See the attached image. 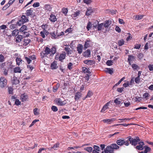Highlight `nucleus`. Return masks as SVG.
Instances as JSON below:
<instances>
[{
  "instance_id": "1",
  "label": "nucleus",
  "mask_w": 153,
  "mask_h": 153,
  "mask_svg": "<svg viewBox=\"0 0 153 153\" xmlns=\"http://www.w3.org/2000/svg\"><path fill=\"white\" fill-rule=\"evenodd\" d=\"M56 49L54 47H53L51 49L46 47L45 50L40 53V55L42 59H44V60H45V59H47V58H51V56L53 55L56 53Z\"/></svg>"
},
{
  "instance_id": "2",
  "label": "nucleus",
  "mask_w": 153,
  "mask_h": 153,
  "mask_svg": "<svg viewBox=\"0 0 153 153\" xmlns=\"http://www.w3.org/2000/svg\"><path fill=\"white\" fill-rule=\"evenodd\" d=\"M119 148L120 146L116 144H112L107 146L106 149H104V151L102 152L101 153H114V150H117Z\"/></svg>"
},
{
  "instance_id": "3",
  "label": "nucleus",
  "mask_w": 153,
  "mask_h": 153,
  "mask_svg": "<svg viewBox=\"0 0 153 153\" xmlns=\"http://www.w3.org/2000/svg\"><path fill=\"white\" fill-rule=\"evenodd\" d=\"M128 142L130 141V143L131 145L135 146L137 144V142H139L140 140L138 137H136L133 139L130 136H129L128 137Z\"/></svg>"
},
{
  "instance_id": "4",
  "label": "nucleus",
  "mask_w": 153,
  "mask_h": 153,
  "mask_svg": "<svg viewBox=\"0 0 153 153\" xmlns=\"http://www.w3.org/2000/svg\"><path fill=\"white\" fill-rule=\"evenodd\" d=\"M29 21L28 18L25 15H22L21 19L17 22L16 24L19 26H20L24 23L28 22Z\"/></svg>"
},
{
  "instance_id": "5",
  "label": "nucleus",
  "mask_w": 153,
  "mask_h": 153,
  "mask_svg": "<svg viewBox=\"0 0 153 153\" xmlns=\"http://www.w3.org/2000/svg\"><path fill=\"white\" fill-rule=\"evenodd\" d=\"M116 143L117 144V145L118 146V145L120 146H122L123 145H125L126 146H128L129 144V142L127 140L126 141H125L123 139H119L117 140Z\"/></svg>"
},
{
  "instance_id": "6",
  "label": "nucleus",
  "mask_w": 153,
  "mask_h": 153,
  "mask_svg": "<svg viewBox=\"0 0 153 153\" xmlns=\"http://www.w3.org/2000/svg\"><path fill=\"white\" fill-rule=\"evenodd\" d=\"M7 84V80L3 77H1L0 79V87L1 88L5 87Z\"/></svg>"
},
{
  "instance_id": "7",
  "label": "nucleus",
  "mask_w": 153,
  "mask_h": 153,
  "mask_svg": "<svg viewBox=\"0 0 153 153\" xmlns=\"http://www.w3.org/2000/svg\"><path fill=\"white\" fill-rule=\"evenodd\" d=\"M83 63L87 65L91 66L94 64L95 61L91 60H85L83 61Z\"/></svg>"
},
{
  "instance_id": "8",
  "label": "nucleus",
  "mask_w": 153,
  "mask_h": 153,
  "mask_svg": "<svg viewBox=\"0 0 153 153\" xmlns=\"http://www.w3.org/2000/svg\"><path fill=\"white\" fill-rule=\"evenodd\" d=\"M35 58L36 57L34 55L30 56L29 57V58L26 56L25 57V59L28 64L30 63L32 60H34Z\"/></svg>"
},
{
  "instance_id": "9",
  "label": "nucleus",
  "mask_w": 153,
  "mask_h": 153,
  "mask_svg": "<svg viewBox=\"0 0 153 153\" xmlns=\"http://www.w3.org/2000/svg\"><path fill=\"white\" fill-rule=\"evenodd\" d=\"M116 119L114 118H112L109 119H105L103 120V121L104 123H106L108 124H111L112 122L114 121Z\"/></svg>"
},
{
  "instance_id": "10",
  "label": "nucleus",
  "mask_w": 153,
  "mask_h": 153,
  "mask_svg": "<svg viewBox=\"0 0 153 153\" xmlns=\"http://www.w3.org/2000/svg\"><path fill=\"white\" fill-rule=\"evenodd\" d=\"M83 48V45L81 44L78 45L77 47V51L79 54H81Z\"/></svg>"
},
{
  "instance_id": "11",
  "label": "nucleus",
  "mask_w": 153,
  "mask_h": 153,
  "mask_svg": "<svg viewBox=\"0 0 153 153\" xmlns=\"http://www.w3.org/2000/svg\"><path fill=\"white\" fill-rule=\"evenodd\" d=\"M83 55L85 57H89L91 56V51L88 49L83 53Z\"/></svg>"
},
{
  "instance_id": "12",
  "label": "nucleus",
  "mask_w": 153,
  "mask_h": 153,
  "mask_svg": "<svg viewBox=\"0 0 153 153\" xmlns=\"http://www.w3.org/2000/svg\"><path fill=\"white\" fill-rule=\"evenodd\" d=\"M135 59V57L134 56L132 55H129L128 56V64L130 65H131V62L134 61Z\"/></svg>"
},
{
  "instance_id": "13",
  "label": "nucleus",
  "mask_w": 153,
  "mask_h": 153,
  "mask_svg": "<svg viewBox=\"0 0 153 153\" xmlns=\"http://www.w3.org/2000/svg\"><path fill=\"white\" fill-rule=\"evenodd\" d=\"M27 98V96L25 94H23L21 96L20 100L24 102L26 101Z\"/></svg>"
},
{
  "instance_id": "14",
  "label": "nucleus",
  "mask_w": 153,
  "mask_h": 153,
  "mask_svg": "<svg viewBox=\"0 0 153 153\" xmlns=\"http://www.w3.org/2000/svg\"><path fill=\"white\" fill-rule=\"evenodd\" d=\"M82 94L80 92H76L75 94L74 99L76 100H79L81 97Z\"/></svg>"
},
{
  "instance_id": "15",
  "label": "nucleus",
  "mask_w": 153,
  "mask_h": 153,
  "mask_svg": "<svg viewBox=\"0 0 153 153\" xmlns=\"http://www.w3.org/2000/svg\"><path fill=\"white\" fill-rule=\"evenodd\" d=\"M144 16L143 15H136L134 16L133 17L135 20H139L142 19Z\"/></svg>"
},
{
  "instance_id": "16",
  "label": "nucleus",
  "mask_w": 153,
  "mask_h": 153,
  "mask_svg": "<svg viewBox=\"0 0 153 153\" xmlns=\"http://www.w3.org/2000/svg\"><path fill=\"white\" fill-rule=\"evenodd\" d=\"M57 30H56V32L53 31L50 33V34L51 36V38L52 39H56L57 37Z\"/></svg>"
},
{
  "instance_id": "17",
  "label": "nucleus",
  "mask_w": 153,
  "mask_h": 153,
  "mask_svg": "<svg viewBox=\"0 0 153 153\" xmlns=\"http://www.w3.org/2000/svg\"><path fill=\"white\" fill-rule=\"evenodd\" d=\"M110 103V102H108L106 103L102 107L101 112H104L108 108V106Z\"/></svg>"
},
{
  "instance_id": "18",
  "label": "nucleus",
  "mask_w": 153,
  "mask_h": 153,
  "mask_svg": "<svg viewBox=\"0 0 153 153\" xmlns=\"http://www.w3.org/2000/svg\"><path fill=\"white\" fill-rule=\"evenodd\" d=\"M33 11L32 8H30L29 10H27L26 13V15L28 16L32 15Z\"/></svg>"
},
{
  "instance_id": "19",
  "label": "nucleus",
  "mask_w": 153,
  "mask_h": 153,
  "mask_svg": "<svg viewBox=\"0 0 153 153\" xmlns=\"http://www.w3.org/2000/svg\"><path fill=\"white\" fill-rule=\"evenodd\" d=\"M111 24V21L107 20L105 22L104 24H103V26L105 28H108Z\"/></svg>"
},
{
  "instance_id": "20",
  "label": "nucleus",
  "mask_w": 153,
  "mask_h": 153,
  "mask_svg": "<svg viewBox=\"0 0 153 153\" xmlns=\"http://www.w3.org/2000/svg\"><path fill=\"white\" fill-rule=\"evenodd\" d=\"M90 41L86 40L85 42L84 45L85 48H87L88 47L90 46Z\"/></svg>"
},
{
  "instance_id": "21",
  "label": "nucleus",
  "mask_w": 153,
  "mask_h": 153,
  "mask_svg": "<svg viewBox=\"0 0 153 153\" xmlns=\"http://www.w3.org/2000/svg\"><path fill=\"white\" fill-rule=\"evenodd\" d=\"M49 19L52 22H54L56 20V16L53 14H51V15Z\"/></svg>"
},
{
  "instance_id": "22",
  "label": "nucleus",
  "mask_w": 153,
  "mask_h": 153,
  "mask_svg": "<svg viewBox=\"0 0 153 153\" xmlns=\"http://www.w3.org/2000/svg\"><path fill=\"white\" fill-rule=\"evenodd\" d=\"M57 62L54 61L53 62L51 65V69H56L57 67Z\"/></svg>"
},
{
  "instance_id": "23",
  "label": "nucleus",
  "mask_w": 153,
  "mask_h": 153,
  "mask_svg": "<svg viewBox=\"0 0 153 153\" xmlns=\"http://www.w3.org/2000/svg\"><path fill=\"white\" fill-rule=\"evenodd\" d=\"M16 64L18 65H21L23 61L22 60V59L18 57H17L16 59Z\"/></svg>"
},
{
  "instance_id": "24",
  "label": "nucleus",
  "mask_w": 153,
  "mask_h": 153,
  "mask_svg": "<svg viewBox=\"0 0 153 153\" xmlns=\"http://www.w3.org/2000/svg\"><path fill=\"white\" fill-rule=\"evenodd\" d=\"M27 27L25 25H23L20 28L19 31L21 32H25V31L27 30Z\"/></svg>"
},
{
  "instance_id": "25",
  "label": "nucleus",
  "mask_w": 153,
  "mask_h": 153,
  "mask_svg": "<svg viewBox=\"0 0 153 153\" xmlns=\"http://www.w3.org/2000/svg\"><path fill=\"white\" fill-rule=\"evenodd\" d=\"M65 56L66 54L65 53L61 54L59 58V60L61 61H62L64 59H65Z\"/></svg>"
},
{
  "instance_id": "26",
  "label": "nucleus",
  "mask_w": 153,
  "mask_h": 153,
  "mask_svg": "<svg viewBox=\"0 0 153 153\" xmlns=\"http://www.w3.org/2000/svg\"><path fill=\"white\" fill-rule=\"evenodd\" d=\"M144 148L145 149V150L144 151V153H147L148 152H150L151 150V148L147 146H144Z\"/></svg>"
},
{
  "instance_id": "27",
  "label": "nucleus",
  "mask_w": 153,
  "mask_h": 153,
  "mask_svg": "<svg viewBox=\"0 0 153 153\" xmlns=\"http://www.w3.org/2000/svg\"><path fill=\"white\" fill-rule=\"evenodd\" d=\"M22 70L19 67H16L14 69V71L15 73H21Z\"/></svg>"
},
{
  "instance_id": "28",
  "label": "nucleus",
  "mask_w": 153,
  "mask_h": 153,
  "mask_svg": "<svg viewBox=\"0 0 153 153\" xmlns=\"http://www.w3.org/2000/svg\"><path fill=\"white\" fill-rule=\"evenodd\" d=\"M114 102L117 105H120L121 104L122 101L119 98H117L114 100Z\"/></svg>"
},
{
  "instance_id": "29",
  "label": "nucleus",
  "mask_w": 153,
  "mask_h": 153,
  "mask_svg": "<svg viewBox=\"0 0 153 153\" xmlns=\"http://www.w3.org/2000/svg\"><path fill=\"white\" fill-rule=\"evenodd\" d=\"M68 9L67 8L63 7L62 9V12L66 16L68 12Z\"/></svg>"
},
{
  "instance_id": "30",
  "label": "nucleus",
  "mask_w": 153,
  "mask_h": 153,
  "mask_svg": "<svg viewBox=\"0 0 153 153\" xmlns=\"http://www.w3.org/2000/svg\"><path fill=\"white\" fill-rule=\"evenodd\" d=\"M142 98L141 97L136 96L135 97L134 99V101L135 102L138 103L140 102L142 100Z\"/></svg>"
},
{
  "instance_id": "31",
  "label": "nucleus",
  "mask_w": 153,
  "mask_h": 153,
  "mask_svg": "<svg viewBox=\"0 0 153 153\" xmlns=\"http://www.w3.org/2000/svg\"><path fill=\"white\" fill-rule=\"evenodd\" d=\"M19 33V30L18 29H16L13 31L12 32V36H16L18 35Z\"/></svg>"
},
{
  "instance_id": "32",
  "label": "nucleus",
  "mask_w": 153,
  "mask_h": 153,
  "mask_svg": "<svg viewBox=\"0 0 153 153\" xmlns=\"http://www.w3.org/2000/svg\"><path fill=\"white\" fill-rule=\"evenodd\" d=\"M93 12V10L92 9H88L86 12L85 15L88 16H90Z\"/></svg>"
},
{
  "instance_id": "33",
  "label": "nucleus",
  "mask_w": 153,
  "mask_h": 153,
  "mask_svg": "<svg viewBox=\"0 0 153 153\" xmlns=\"http://www.w3.org/2000/svg\"><path fill=\"white\" fill-rule=\"evenodd\" d=\"M22 38L23 37L22 35H18L16 38V42H20L21 41L22 39Z\"/></svg>"
},
{
  "instance_id": "34",
  "label": "nucleus",
  "mask_w": 153,
  "mask_h": 153,
  "mask_svg": "<svg viewBox=\"0 0 153 153\" xmlns=\"http://www.w3.org/2000/svg\"><path fill=\"white\" fill-rule=\"evenodd\" d=\"M80 14V11L78 10L74 12V13L72 15V16L73 18H75L78 16Z\"/></svg>"
},
{
  "instance_id": "35",
  "label": "nucleus",
  "mask_w": 153,
  "mask_h": 153,
  "mask_svg": "<svg viewBox=\"0 0 153 153\" xmlns=\"http://www.w3.org/2000/svg\"><path fill=\"white\" fill-rule=\"evenodd\" d=\"M103 26V24L102 23L99 24L97 25V28L98 31H100L102 30Z\"/></svg>"
},
{
  "instance_id": "36",
  "label": "nucleus",
  "mask_w": 153,
  "mask_h": 153,
  "mask_svg": "<svg viewBox=\"0 0 153 153\" xmlns=\"http://www.w3.org/2000/svg\"><path fill=\"white\" fill-rule=\"evenodd\" d=\"M131 65L132 68L134 70H137V69H139L140 67L138 66L136 64H133Z\"/></svg>"
},
{
  "instance_id": "37",
  "label": "nucleus",
  "mask_w": 153,
  "mask_h": 153,
  "mask_svg": "<svg viewBox=\"0 0 153 153\" xmlns=\"http://www.w3.org/2000/svg\"><path fill=\"white\" fill-rule=\"evenodd\" d=\"M45 10L47 11H50L51 10V8L49 5H45Z\"/></svg>"
},
{
  "instance_id": "38",
  "label": "nucleus",
  "mask_w": 153,
  "mask_h": 153,
  "mask_svg": "<svg viewBox=\"0 0 153 153\" xmlns=\"http://www.w3.org/2000/svg\"><path fill=\"white\" fill-rule=\"evenodd\" d=\"M92 24L91 22L90 21L88 22L86 26V28L88 31L90 30V29L92 27Z\"/></svg>"
},
{
  "instance_id": "39",
  "label": "nucleus",
  "mask_w": 153,
  "mask_h": 153,
  "mask_svg": "<svg viewBox=\"0 0 153 153\" xmlns=\"http://www.w3.org/2000/svg\"><path fill=\"white\" fill-rule=\"evenodd\" d=\"M124 41L123 39H122L118 41V45L119 46H121L124 44Z\"/></svg>"
},
{
  "instance_id": "40",
  "label": "nucleus",
  "mask_w": 153,
  "mask_h": 153,
  "mask_svg": "<svg viewBox=\"0 0 153 153\" xmlns=\"http://www.w3.org/2000/svg\"><path fill=\"white\" fill-rule=\"evenodd\" d=\"M84 150L88 151L89 152H91L93 150V148L92 147H89L85 148H84Z\"/></svg>"
},
{
  "instance_id": "41",
  "label": "nucleus",
  "mask_w": 153,
  "mask_h": 153,
  "mask_svg": "<svg viewBox=\"0 0 153 153\" xmlns=\"http://www.w3.org/2000/svg\"><path fill=\"white\" fill-rule=\"evenodd\" d=\"M8 93L9 94H12L13 93V88L11 87H9L8 88Z\"/></svg>"
},
{
  "instance_id": "42",
  "label": "nucleus",
  "mask_w": 153,
  "mask_h": 153,
  "mask_svg": "<svg viewBox=\"0 0 153 153\" xmlns=\"http://www.w3.org/2000/svg\"><path fill=\"white\" fill-rule=\"evenodd\" d=\"M149 96V94L148 93H145L143 95V97L144 98L146 99V100L148 99V97Z\"/></svg>"
},
{
  "instance_id": "43",
  "label": "nucleus",
  "mask_w": 153,
  "mask_h": 153,
  "mask_svg": "<svg viewBox=\"0 0 153 153\" xmlns=\"http://www.w3.org/2000/svg\"><path fill=\"white\" fill-rule=\"evenodd\" d=\"M19 83V80L16 78L14 79L12 81V84L13 85H16L18 84Z\"/></svg>"
},
{
  "instance_id": "44",
  "label": "nucleus",
  "mask_w": 153,
  "mask_h": 153,
  "mask_svg": "<svg viewBox=\"0 0 153 153\" xmlns=\"http://www.w3.org/2000/svg\"><path fill=\"white\" fill-rule=\"evenodd\" d=\"M31 40L29 39H25L24 41V44L25 45H27L30 42Z\"/></svg>"
},
{
  "instance_id": "45",
  "label": "nucleus",
  "mask_w": 153,
  "mask_h": 153,
  "mask_svg": "<svg viewBox=\"0 0 153 153\" xmlns=\"http://www.w3.org/2000/svg\"><path fill=\"white\" fill-rule=\"evenodd\" d=\"M113 62L112 60H108L106 62V65L108 66H111L113 65Z\"/></svg>"
},
{
  "instance_id": "46",
  "label": "nucleus",
  "mask_w": 153,
  "mask_h": 153,
  "mask_svg": "<svg viewBox=\"0 0 153 153\" xmlns=\"http://www.w3.org/2000/svg\"><path fill=\"white\" fill-rule=\"evenodd\" d=\"M92 95V93L90 91H89L88 92L87 95L85 97V99L87 97H90Z\"/></svg>"
},
{
  "instance_id": "47",
  "label": "nucleus",
  "mask_w": 153,
  "mask_h": 153,
  "mask_svg": "<svg viewBox=\"0 0 153 153\" xmlns=\"http://www.w3.org/2000/svg\"><path fill=\"white\" fill-rule=\"evenodd\" d=\"M33 112L34 114L36 116H38L39 115V111L38 109L36 108H35L33 110Z\"/></svg>"
},
{
  "instance_id": "48",
  "label": "nucleus",
  "mask_w": 153,
  "mask_h": 153,
  "mask_svg": "<svg viewBox=\"0 0 153 153\" xmlns=\"http://www.w3.org/2000/svg\"><path fill=\"white\" fill-rule=\"evenodd\" d=\"M47 32H46L45 31H41L40 33V36L43 38H45V35L46 34V33H47Z\"/></svg>"
},
{
  "instance_id": "49",
  "label": "nucleus",
  "mask_w": 153,
  "mask_h": 153,
  "mask_svg": "<svg viewBox=\"0 0 153 153\" xmlns=\"http://www.w3.org/2000/svg\"><path fill=\"white\" fill-rule=\"evenodd\" d=\"M125 79V77L124 76L118 82L116 83L115 85H114V86H117L118 85H119L121 82L124 79Z\"/></svg>"
},
{
  "instance_id": "50",
  "label": "nucleus",
  "mask_w": 153,
  "mask_h": 153,
  "mask_svg": "<svg viewBox=\"0 0 153 153\" xmlns=\"http://www.w3.org/2000/svg\"><path fill=\"white\" fill-rule=\"evenodd\" d=\"M65 104L66 103L64 102L60 101L59 99H58V105H65Z\"/></svg>"
},
{
  "instance_id": "51",
  "label": "nucleus",
  "mask_w": 153,
  "mask_h": 153,
  "mask_svg": "<svg viewBox=\"0 0 153 153\" xmlns=\"http://www.w3.org/2000/svg\"><path fill=\"white\" fill-rule=\"evenodd\" d=\"M144 55L142 53H139L137 55V57L140 59H141L143 57Z\"/></svg>"
},
{
  "instance_id": "52",
  "label": "nucleus",
  "mask_w": 153,
  "mask_h": 153,
  "mask_svg": "<svg viewBox=\"0 0 153 153\" xmlns=\"http://www.w3.org/2000/svg\"><path fill=\"white\" fill-rule=\"evenodd\" d=\"M65 50L67 54H71L70 48H68L65 47Z\"/></svg>"
},
{
  "instance_id": "53",
  "label": "nucleus",
  "mask_w": 153,
  "mask_h": 153,
  "mask_svg": "<svg viewBox=\"0 0 153 153\" xmlns=\"http://www.w3.org/2000/svg\"><path fill=\"white\" fill-rule=\"evenodd\" d=\"M82 71L84 73H91L90 72H89V70L85 67H83L82 68Z\"/></svg>"
},
{
  "instance_id": "54",
  "label": "nucleus",
  "mask_w": 153,
  "mask_h": 153,
  "mask_svg": "<svg viewBox=\"0 0 153 153\" xmlns=\"http://www.w3.org/2000/svg\"><path fill=\"white\" fill-rule=\"evenodd\" d=\"M135 82L136 83H139L140 82V78L137 76L135 79Z\"/></svg>"
},
{
  "instance_id": "55",
  "label": "nucleus",
  "mask_w": 153,
  "mask_h": 153,
  "mask_svg": "<svg viewBox=\"0 0 153 153\" xmlns=\"http://www.w3.org/2000/svg\"><path fill=\"white\" fill-rule=\"evenodd\" d=\"M4 58L2 54L0 55V62H2L4 61Z\"/></svg>"
},
{
  "instance_id": "56",
  "label": "nucleus",
  "mask_w": 153,
  "mask_h": 153,
  "mask_svg": "<svg viewBox=\"0 0 153 153\" xmlns=\"http://www.w3.org/2000/svg\"><path fill=\"white\" fill-rule=\"evenodd\" d=\"M136 148L139 150H142L143 149V146H137L136 147Z\"/></svg>"
},
{
  "instance_id": "57",
  "label": "nucleus",
  "mask_w": 153,
  "mask_h": 153,
  "mask_svg": "<svg viewBox=\"0 0 153 153\" xmlns=\"http://www.w3.org/2000/svg\"><path fill=\"white\" fill-rule=\"evenodd\" d=\"M21 104V102L18 99H16L15 101V104L17 105H20Z\"/></svg>"
},
{
  "instance_id": "58",
  "label": "nucleus",
  "mask_w": 153,
  "mask_h": 153,
  "mask_svg": "<svg viewBox=\"0 0 153 153\" xmlns=\"http://www.w3.org/2000/svg\"><path fill=\"white\" fill-rule=\"evenodd\" d=\"M141 47V45L139 44H136L134 45V48L136 49H139Z\"/></svg>"
},
{
  "instance_id": "59",
  "label": "nucleus",
  "mask_w": 153,
  "mask_h": 153,
  "mask_svg": "<svg viewBox=\"0 0 153 153\" xmlns=\"http://www.w3.org/2000/svg\"><path fill=\"white\" fill-rule=\"evenodd\" d=\"M15 1V0H10L8 3H7V4L9 6V7L10 5L12 4Z\"/></svg>"
},
{
  "instance_id": "60",
  "label": "nucleus",
  "mask_w": 153,
  "mask_h": 153,
  "mask_svg": "<svg viewBox=\"0 0 153 153\" xmlns=\"http://www.w3.org/2000/svg\"><path fill=\"white\" fill-rule=\"evenodd\" d=\"M52 111L54 112H56L57 111V107L55 106H53L51 107Z\"/></svg>"
},
{
  "instance_id": "61",
  "label": "nucleus",
  "mask_w": 153,
  "mask_h": 153,
  "mask_svg": "<svg viewBox=\"0 0 153 153\" xmlns=\"http://www.w3.org/2000/svg\"><path fill=\"white\" fill-rule=\"evenodd\" d=\"M107 72L110 74H112L113 73V71L110 68H107Z\"/></svg>"
},
{
  "instance_id": "62",
  "label": "nucleus",
  "mask_w": 153,
  "mask_h": 153,
  "mask_svg": "<svg viewBox=\"0 0 153 153\" xmlns=\"http://www.w3.org/2000/svg\"><path fill=\"white\" fill-rule=\"evenodd\" d=\"M73 66V64L71 62H70L68 66V68L69 69L71 70L72 68V66Z\"/></svg>"
},
{
  "instance_id": "63",
  "label": "nucleus",
  "mask_w": 153,
  "mask_h": 153,
  "mask_svg": "<svg viewBox=\"0 0 153 153\" xmlns=\"http://www.w3.org/2000/svg\"><path fill=\"white\" fill-rule=\"evenodd\" d=\"M94 150H97V151H100V149L99 148V147L97 146L96 145H94Z\"/></svg>"
},
{
  "instance_id": "64",
  "label": "nucleus",
  "mask_w": 153,
  "mask_h": 153,
  "mask_svg": "<svg viewBox=\"0 0 153 153\" xmlns=\"http://www.w3.org/2000/svg\"><path fill=\"white\" fill-rule=\"evenodd\" d=\"M148 68L150 71H153V65L150 64L148 66Z\"/></svg>"
}]
</instances>
